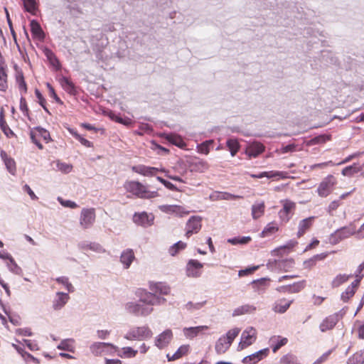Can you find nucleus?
Segmentation results:
<instances>
[{"label": "nucleus", "instance_id": "obj_1", "mask_svg": "<svg viewBox=\"0 0 364 364\" xmlns=\"http://www.w3.org/2000/svg\"><path fill=\"white\" fill-rule=\"evenodd\" d=\"M166 302V299L160 297L146 290L139 293V303L129 302L126 308L129 313L136 316H147L153 311V306Z\"/></svg>", "mask_w": 364, "mask_h": 364}, {"label": "nucleus", "instance_id": "obj_2", "mask_svg": "<svg viewBox=\"0 0 364 364\" xmlns=\"http://www.w3.org/2000/svg\"><path fill=\"white\" fill-rule=\"evenodd\" d=\"M124 188L127 193L141 199H152L159 196L156 191H151L147 185L138 181H127Z\"/></svg>", "mask_w": 364, "mask_h": 364}, {"label": "nucleus", "instance_id": "obj_3", "mask_svg": "<svg viewBox=\"0 0 364 364\" xmlns=\"http://www.w3.org/2000/svg\"><path fill=\"white\" fill-rule=\"evenodd\" d=\"M132 171L136 173L141 175L143 176L146 177H152L156 175L158 172L165 173V176L171 179L173 181H178L181 183H184L185 181L179 176H173L169 174V171L165 168H159L153 166H148L144 164H139L136 166H133L132 167Z\"/></svg>", "mask_w": 364, "mask_h": 364}, {"label": "nucleus", "instance_id": "obj_4", "mask_svg": "<svg viewBox=\"0 0 364 364\" xmlns=\"http://www.w3.org/2000/svg\"><path fill=\"white\" fill-rule=\"evenodd\" d=\"M240 332V328H234L229 330L225 335L220 337L215 346V352L220 355L225 353Z\"/></svg>", "mask_w": 364, "mask_h": 364}, {"label": "nucleus", "instance_id": "obj_5", "mask_svg": "<svg viewBox=\"0 0 364 364\" xmlns=\"http://www.w3.org/2000/svg\"><path fill=\"white\" fill-rule=\"evenodd\" d=\"M30 138L31 141L35 144L39 149H43L41 141L48 144L52 140L50 132L41 127H34L31 129Z\"/></svg>", "mask_w": 364, "mask_h": 364}, {"label": "nucleus", "instance_id": "obj_6", "mask_svg": "<svg viewBox=\"0 0 364 364\" xmlns=\"http://www.w3.org/2000/svg\"><path fill=\"white\" fill-rule=\"evenodd\" d=\"M337 184V179L333 175H328L319 183L317 193L321 197L328 196L333 191L334 186Z\"/></svg>", "mask_w": 364, "mask_h": 364}, {"label": "nucleus", "instance_id": "obj_7", "mask_svg": "<svg viewBox=\"0 0 364 364\" xmlns=\"http://www.w3.org/2000/svg\"><path fill=\"white\" fill-rule=\"evenodd\" d=\"M96 219L95 210L93 208H82L80 213L79 223L84 230L90 228Z\"/></svg>", "mask_w": 364, "mask_h": 364}, {"label": "nucleus", "instance_id": "obj_8", "mask_svg": "<svg viewBox=\"0 0 364 364\" xmlns=\"http://www.w3.org/2000/svg\"><path fill=\"white\" fill-rule=\"evenodd\" d=\"M257 338V331L253 327L247 328L242 333L240 342L238 344V350H242L252 345Z\"/></svg>", "mask_w": 364, "mask_h": 364}, {"label": "nucleus", "instance_id": "obj_9", "mask_svg": "<svg viewBox=\"0 0 364 364\" xmlns=\"http://www.w3.org/2000/svg\"><path fill=\"white\" fill-rule=\"evenodd\" d=\"M152 336L151 331L146 326H141L133 328L129 331L125 338L127 340H143Z\"/></svg>", "mask_w": 364, "mask_h": 364}, {"label": "nucleus", "instance_id": "obj_10", "mask_svg": "<svg viewBox=\"0 0 364 364\" xmlns=\"http://www.w3.org/2000/svg\"><path fill=\"white\" fill-rule=\"evenodd\" d=\"M341 318L342 315L339 313H334L326 316L319 325L320 331L325 333L333 330Z\"/></svg>", "mask_w": 364, "mask_h": 364}, {"label": "nucleus", "instance_id": "obj_11", "mask_svg": "<svg viewBox=\"0 0 364 364\" xmlns=\"http://www.w3.org/2000/svg\"><path fill=\"white\" fill-rule=\"evenodd\" d=\"M202 218L200 216H192L186 225L185 236L189 238L193 234L198 233L202 228Z\"/></svg>", "mask_w": 364, "mask_h": 364}, {"label": "nucleus", "instance_id": "obj_12", "mask_svg": "<svg viewBox=\"0 0 364 364\" xmlns=\"http://www.w3.org/2000/svg\"><path fill=\"white\" fill-rule=\"evenodd\" d=\"M361 280L362 276L358 275V277H355V279L346 289L343 292H342L341 299L343 302H348L349 300L353 297L358 287L360 286Z\"/></svg>", "mask_w": 364, "mask_h": 364}, {"label": "nucleus", "instance_id": "obj_13", "mask_svg": "<svg viewBox=\"0 0 364 364\" xmlns=\"http://www.w3.org/2000/svg\"><path fill=\"white\" fill-rule=\"evenodd\" d=\"M354 233V231L349 228H343L331 234L329 238L330 243L336 245L341 240L349 237Z\"/></svg>", "mask_w": 364, "mask_h": 364}, {"label": "nucleus", "instance_id": "obj_14", "mask_svg": "<svg viewBox=\"0 0 364 364\" xmlns=\"http://www.w3.org/2000/svg\"><path fill=\"white\" fill-rule=\"evenodd\" d=\"M316 217L311 216L301 220L298 223L296 237L301 238L308 231H309L314 225Z\"/></svg>", "mask_w": 364, "mask_h": 364}, {"label": "nucleus", "instance_id": "obj_15", "mask_svg": "<svg viewBox=\"0 0 364 364\" xmlns=\"http://www.w3.org/2000/svg\"><path fill=\"white\" fill-rule=\"evenodd\" d=\"M203 264L196 259H190L186 266V274L189 277H198L201 275Z\"/></svg>", "mask_w": 364, "mask_h": 364}, {"label": "nucleus", "instance_id": "obj_16", "mask_svg": "<svg viewBox=\"0 0 364 364\" xmlns=\"http://www.w3.org/2000/svg\"><path fill=\"white\" fill-rule=\"evenodd\" d=\"M173 338V332L171 329H166L160 333L155 339V345L159 349L166 347Z\"/></svg>", "mask_w": 364, "mask_h": 364}, {"label": "nucleus", "instance_id": "obj_17", "mask_svg": "<svg viewBox=\"0 0 364 364\" xmlns=\"http://www.w3.org/2000/svg\"><path fill=\"white\" fill-rule=\"evenodd\" d=\"M208 163L203 159L194 158L189 161V168L191 172L203 173L209 168Z\"/></svg>", "mask_w": 364, "mask_h": 364}, {"label": "nucleus", "instance_id": "obj_18", "mask_svg": "<svg viewBox=\"0 0 364 364\" xmlns=\"http://www.w3.org/2000/svg\"><path fill=\"white\" fill-rule=\"evenodd\" d=\"M59 82L62 88L70 95H76L77 94V88L75 84L67 77L63 76L59 79Z\"/></svg>", "mask_w": 364, "mask_h": 364}, {"label": "nucleus", "instance_id": "obj_19", "mask_svg": "<svg viewBox=\"0 0 364 364\" xmlns=\"http://www.w3.org/2000/svg\"><path fill=\"white\" fill-rule=\"evenodd\" d=\"M149 289L155 295H168L170 293V287L162 282H151Z\"/></svg>", "mask_w": 364, "mask_h": 364}, {"label": "nucleus", "instance_id": "obj_20", "mask_svg": "<svg viewBox=\"0 0 364 364\" xmlns=\"http://www.w3.org/2000/svg\"><path fill=\"white\" fill-rule=\"evenodd\" d=\"M208 328L209 327L208 326H198L196 327L184 328L183 332L186 338L192 339Z\"/></svg>", "mask_w": 364, "mask_h": 364}, {"label": "nucleus", "instance_id": "obj_21", "mask_svg": "<svg viewBox=\"0 0 364 364\" xmlns=\"http://www.w3.org/2000/svg\"><path fill=\"white\" fill-rule=\"evenodd\" d=\"M8 75L6 65L4 59L0 60V91H6L8 88Z\"/></svg>", "mask_w": 364, "mask_h": 364}, {"label": "nucleus", "instance_id": "obj_22", "mask_svg": "<svg viewBox=\"0 0 364 364\" xmlns=\"http://www.w3.org/2000/svg\"><path fill=\"white\" fill-rule=\"evenodd\" d=\"M43 53L48 60L50 64L55 69V70H60V63L55 54L50 49L46 48L43 50Z\"/></svg>", "mask_w": 364, "mask_h": 364}, {"label": "nucleus", "instance_id": "obj_23", "mask_svg": "<svg viewBox=\"0 0 364 364\" xmlns=\"http://www.w3.org/2000/svg\"><path fill=\"white\" fill-rule=\"evenodd\" d=\"M31 31L33 38H38V40H43L45 38V33L40 25V23L36 21L32 20L30 23Z\"/></svg>", "mask_w": 364, "mask_h": 364}, {"label": "nucleus", "instance_id": "obj_24", "mask_svg": "<svg viewBox=\"0 0 364 364\" xmlns=\"http://www.w3.org/2000/svg\"><path fill=\"white\" fill-rule=\"evenodd\" d=\"M57 298L53 301V309L55 310H59L63 308L70 299V296L66 293L58 292Z\"/></svg>", "mask_w": 364, "mask_h": 364}, {"label": "nucleus", "instance_id": "obj_25", "mask_svg": "<svg viewBox=\"0 0 364 364\" xmlns=\"http://www.w3.org/2000/svg\"><path fill=\"white\" fill-rule=\"evenodd\" d=\"M107 347H110L114 349L117 348V347L112 343L97 342L91 345L90 350L95 355H101L104 350Z\"/></svg>", "mask_w": 364, "mask_h": 364}, {"label": "nucleus", "instance_id": "obj_26", "mask_svg": "<svg viewBox=\"0 0 364 364\" xmlns=\"http://www.w3.org/2000/svg\"><path fill=\"white\" fill-rule=\"evenodd\" d=\"M134 258L135 256L133 250L127 249L122 252L120 257V261L124 265V267L127 269L130 267Z\"/></svg>", "mask_w": 364, "mask_h": 364}, {"label": "nucleus", "instance_id": "obj_27", "mask_svg": "<svg viewBox=\"0 0 364 364\" xmlns=\"http://www.w3.org/2000/svg\"><path fill=\"white\" fill-rule=\"evenodd\" d=\"M264 151V146L259 142H255L248 146L247 154L250 157H257Z\"/></svg>", "mask_w": 364, "mask_h": 364}, {"label": "nucleus", "instance_id": "obj_28", "mask_svg": "<svg viewBox=\"0 0 364 364\" xmlns=\"http://www.w3.org/2000/svg\"><path fill=\"white\" fill-rule=\"evenodd\" d=\"M288 342L287 338L281 336H273L270 339V347L274 353H276L280 348L285 346Z\"/></svg>", "mask_w": 364, "mask_h": 364}, {"label": "nucleus", "instance_id": "obj_29", "mask_svg": "<svg viewBox=\"0 0 364 364\" xmlns=\"http://www.w3.org/2000/svg\"><path fill=\"white\" fill-rule=\"evenodd\" d=\"M190 350V346L189 345H183L181 346L178 350L172 355H171L169 353L167 354L166 357L168 358V360H175L181 358L183 355H186L188 354Z\"/></svg>", "mask_w": 364, "mask_h": 364}, {"label": "nucleus", "instance_id": "obj_30", "mask_svg": "<svg viewBox=\"0 0 364 364\" xmlns=\"http://www.w3.org/2000/svg\"><path fill=\"white\" fill-rule=\"evenodd\" d=\"M250 176L253 178H264V177H267V178H274V177H281L282 178H286V176H285V173L282 172V171H264V172H261L259 174H250Z\"/></svg>", "mask_w": 364, "mask_h": 364}, {"label": "nucleus", "instance_id": "obj_31", "mask_svg": "<svg viewBox=\"0 0 364 364\" xmlns=\"http://www.w3.org/2000/svg\"><path fill=\"white\" fill-rule=\"evenodd\" d=\"M292 303V301H287L286 299H282L275 303L273 310L276 313L283 314L287 311Z\"/></svg>", "mask_w": 364, "mask_h": 364}, {"label": "nucleus", "instance_id": "obj_32", "mask_svg": "<svg viewBox=\"0 0 364 364\" xmlns=\"http://www.w3.org/2000/svg\"><path fill=\"white\" fill-rule=\"evenodd\" d=\"M1 157L4 161L7 170L11 174H14L16 171V163L14 160L9 157L4 151H1Z\"/></svg>", "mask_w": 364, "mask_h": 364}, {"label": "nucleus", "instance_id": "obj_33", "mask_svg": "<svg viewBox=\"0 0 364 364\" xmlns=\"http://www.w3.org/2000/svg\"><path fill=\"white\" fill-rule=\"evenodd\" d=\"M265 210V204L264 202H260L257 203H255L252 206V217L253 219L257 220L262 217Z\"/></svg>", "mask_w": 364, "mask_h": 364}, {"label": "nucleus", "instance_id": "obj_34", "mask_svg": "<svg viewBox=\"0 0 364 364\" xmlns=\"http://www.w3.org/2000/svg\"><path fill=\"white\" fill-rule=\"evenodd\" d=\"M279 231V226L276 222L269 223L261 232L262 237H269Z\"/></svg>", "mask_w": 364, "mask_h": 364}, {"label": "nucleus", "instance_id": "obj_35", "mask_svg": "<svg viewBox=\"0 0 364 364\" xmlns=\"http://www.w3.org/2000/svg\"><path fill=\"white\" fill-rule=\"evenodd\" d=\"M352 277L351 274H339L336 276L331 282V287L333 288H337L343 284L347 282L350 278Z\"/></svg>", "mask_w": 364, "mask_h": 364}, {"label": "nucleus", "instance_id": "obj_36", "mask_svg": "<svg viewBox=\"0 0 364 364\" xmlns=\"http://www.w3.org/2000/svg\"><path fill=\"white\" fill-rule=\"evenodd\" d=\"M364 349L355 353L348 360V364H363Z\"/></svg>", "mask_w": 364, "mask_h": 364}, {"label": "nucleus", "instance_id": "obj_37", "mask_svg": "<svg viewBox=\"0 0 364 364\" xmlns=\"http://www.w3.org/2000/svg\"><path fill=\"white\" fill-rule=\"evenodd\" d=\"M226 145L232 156H235L240 148L238 141L235 139H229L226 142Z\"/></svg>", "mask_w": 364, "mask_h": 364}, {"label": "nucleus", "instance_id": "obj_38", "mask_svg": "<svg viewBox=\"0 0 364 364\" xmlns=\"http://www.w3.org/2000/svg\"><path fill=\"white\" fill-rule=\"evenodd\" d=\"M164 209L167 212L174 213L180 215H188L190 213V211L186 210L185 208L176 205L165 206Z\"/></svg>", "mask_w": 364, "mask_h": 364}, {"label": "nucleus", "instance_id": "obj_39", "mask_svg": "<svg viewBox=\"0 0 364 364\" xmlns=\"http://www.w3.org/2000/svg\"><path fill=\"white\" fill-rule=\"evenodd\" d=\"M283 208L279 211V214L284 213L288 215L292 210L296 208V203L289 200H284L282 201Z\"/></svg>", "mask_w": 364, "mask_h": 364}, {"label": "nucleus", "instance_id": "obj_40", "mask_svg": "<svg viewBox=\"0 0 364 364\" xmlns=\"http://www.w3.org/2000/svg\"><path fill=\"white\" fill-rule=\"evenodd\" d=\"M256 308L252 305L246 304L235 309L233 316H240L245 314H250L255 311Z\"/></svg>", "mask_w": 364, "mask_h": 364}, {"label": "nucleus", "instance_id": "obj_41", "mask_svg": "<svg viewBox=\"0 0 364 364\" xmlns=\"http://www.w3.org/2000/svg\"><path fill=\"white\" fill-rule=\"evenodd\" d=\"M24 9L33 14L35 15L37 11V4L35 0H22Z\"/></svg>", "mask_w": 364, "mask_h": 364}, {"label": "nucleus", "instance_id": "obj_42", "mask_svg": "<svg viewBox=\"0 0 364 364\" xmlns=\"http://www.w3.org/2000/svg\"><path fill=\"white\" fill-rule=\"evenodd\" d=\"M187 244L182 241H178L173 245L168 250V252L171 256L176 255L180 251L186 249Z\"/></svg>", "mask_w": 364, "mask_h": 364}, {"label": "nucleus", "instance_id": "obj_43", "mask_svg": "<svg viewBox=\"0 0 364 364\" xmlns=\"http://www.w3.org/2000/svg\"><path fill=\"white\" fill-rule=\"evenodd\" d=\"M133 220L136 224L145 225L149 223V215L145 212L141 213H135L133 216Z\"/></svg>", "mask_w": 364, "mask_h": 364}, {"label": "nucleus", "instance_id": "obj_44", "mask_svg": "<svg viewBox=\"0 0 364 364\" xmlns=\"http://www.w3.org/2000/svg\"><path fill=\"white\" fill-rule=\"evenodd\" d=\"M306 286V282L304 280L296 282L292 285H289L286 287L287 293L293 294L298 293L301 291Z\"/></svg>", "mask_w": 364, "mask_h": 364}, {"label": "nucleus", "instance_id": "obj_45", "mask_svg": "<svg viewBox=\"0 0 364 364\" xmlns=\"http://www.w3.org/2000/svg\"><path fill=\"white\" fill-rule=\"evenodd\" d=\"M166 139L170 143H171L178 147H182L185 145V142L183 141V139L179 135H177L175 134H170L166 136Z\"/></svg>", "mask_w": 364, "mask_h": 364}, {"label": "nucleus", "instance_id": "obj_46", "mask_svg": "<svg viewBox=\"0 0 364 364\" xmlns=\"http://www.w3.org/2000/svg\"><path fill=\"white\" fill-rule=\"evenodd\" d=\"M331 140V136L328 134H322L312 138L308 141V145H316L324 144Z\"/></svg>", "mask_w": 364, "mask_h": 364}, {"label": "nucleus", "instance_id": "obj_47", "mask_svg": "<svg viewBox=\"0 0 364 364\" xmlns=\"http://www.w3.org/2000/svg\"><path fill=\"white\" fill-rule=\"evenodd\" d=\"M213 143L214 141L212 139L203 141L197 146L198 152L205 155L208 154L210 152V146H212Z\"/></svg>", "mask_w": 364, "mask_h": 364}, {"label": "nucleus", "instance_id": "obj_48", "mask_svg": "<svg viewBox=\"0 0 364 364\" xmlns=\"http://www.w3.org/2000/svg\"><path fill=\"white\" fill-rule=\"evenodd\" d=\"M5 11H6V14L7 22H8V24H9V29H10L11 36L13 37L14 41L15 44L16 45V47H17L18 51L22 54V50L21 49V47H20L19 44L18 43V42H17L16 33V32H15V31L14 29L13 23H12V21H11V20L10 18L9 11H8V10L6 9H5Z\"/></svg>", "mask_w": 364, "mask_h": 364}, {"label": "nucleus", "instance_id": "obj_49", "mask_svg": "<svg viewBox=\"0 0 364 364\" xmlns=\"http://www.w3.org/2000/svg\"><path fill=\"white\" fill-rule=\"evenodd\" d=\"M0 127L2 130V132L8 136L10 137L13 135H14L13 131L10 129L8 124L5 121L3 117V114L1 113L0 114Z\"/></svg>", "mask_w": 364, "mask_h": 364}, {"label": "nucleus", "instance_id": "obj_50", "mask_svg": "<svg viewBox=\"0 0 364 364\" xmlns=\"http://www.w3.org/2000/svg\"><path fill=\"white\" fill-rule=\"evenodd\" d=\"M69 132L76 139H77L81 143L82 145L85 146V147H88V148L93 146V144L91 141L83 138L76 131H74L73 129H69Z\"/></svg>", "mask_w": 364, "mask_h": 364}, {"label": "nucleus", "instance_id": "obj_51", "mask_svg": "<svg viewBox=\"0 0 364 364\" xmlns=\"http://www.w3.org/2000/svg\"><path fill=\"white\" fill-rule=\"evenodd\" d=\"M269 348H266L252 354V357L255 360L253 363L257 364L259 360L266 358L269 355Z\"/></svg>", "mask_w": 364, "mask_h": 364}, {"label": "nucleus", "instance_id": "obj_52", "mask_svg": "<svg viewBox=\"0 0 364 364\" xmlns=\"http://www.w3.org/2000/svg\"><path fill=\"white\" fill-rule=\"evenodd\" d=\"M59 349L68 350L70 352L74 351V341L71 339L64 340L58 346Z\"/></svg>", "mask_w": 364, "mask_h": 364}, {"label": "nucleus", "instance_id": "obj_53", "mask_svg": "<svg viewBox=\"0 0 364 364\" xmlns=\"http://www.w3.org/2000/svg\"><path fill=\"white\" fill-rule=\"evenodd\" d=\"M252 240L251 237L250 236H244V237H237L229 239L228 242L232 245H245L249 243Z\"/></svg>", "mask_w": 364, "mask_h": 364}, {"label": "nucleus", "instance_id": "obj_54", "mask_svg": "<svg viewBox=\"0 0 364 364\" xmlns=\"http://www.w3.org/2000/svg\"><path fill=\"white\" fill-rule=\"evenodd\" d=\"M156 180L159 181L161 183H162L167 189L172 191H176L180 192L181 190L178 189L174 184L171 183L168 181L165 180L164 178L157 176Z\"/></svg>", "mask_w": 364, "mask_h": 364}, {"label": "nucleus", "instance_id": "obj_55", "mask_svg": "<svg viewBox=\"0 0 364 364\" xmlns=\"http://www.w3.org/2000/svg\"><path fill=\"white\" fill-rule=\"evenodd\" d=\"M16 82L18 85V88L23 92H27V85L25 82L24 77L22 73H18L16 75Z\"/></svg>", "mask_w": 364, "mask_h": 364}, {"label": "nucleus", "instance_id": "obj_56", "mask_svg": "<svg viewBox=\"0 0 364 364\" xmlns=\"http://www.w3.org/2000/svg\"><path fill=\"white\" fill-rule=\"evenodd\" d=\"M362 170L361 167H355V164L353 166H349L346 168H344L342 170V174L343 176H352L354 173H358Z\"/></svg>", "mask_w": 364, "mask_h": 364}, {"label": "nucleus", "instance_id": "obj_57", "mask_svg": "<svg viewBox=\"0 0 364 364\" xmlns=\"http://www.w3.org/2000/svg\"><path fill=\"white\" fill-rule=\"evenodd\" d=\"M35 95H36V97L38 99V103L41 105V106L43 108V109L47 113L50 114V112L46 107V104H47L46 100L44 98V97L43 96V95L41 94V92L38 89H36L35 90Z\"/></svg>", "mask_w": 364, "mask_h": 364}, {"label": "nucleus", "instance_id": "obj_58", "mask_svg": "<svg viewBox=\"0 0 364 364\" xmlns=\"http://www.w3.org/2000/svg\"><path fill=\"white\" fill-rule=\"evenodd\" d=\"M110 118L117 122V123H119V124H124L126 126H129L131 124H132V119H129V118H122L118 115H116L114 114H112L110 115Z\"/></svg>", "mask_w": 364, "mask_h": 364}, {"label": "nucleus", "instance_id": "obj_59", "mask_svg": "<svg viewBox=\"0 0 364 364\" xmlns=\"http://www.w3.org/2000/svg\"><path fill=\"white\" fill-rule=\"evenodd\" d=\"M46 87L48 89V91H49V95L50 97L53 98L55 100V101L62 105H63V102L60 100V98L57 95L55 91V89L53 88V87L49 83V82H47L46 83Z\"/></svg>", "mask_w": 364, "mask_h": 364}, {"label": "nucleus", "instance_id": "obj_60", "mask_svg": "<svg viewBox=\"0 0 364 364\" xmlns=\"http://www.w3.org/2000/svg\"><path fill=\"white\" fill-rule=\"evenodd\" d=\"M123 355L126 358H134L137 354V350H134L131 347H124L122 348Z\"/></svg>", "mask_w": 364, "mask_h": 364}, {"label": "nucleus", "instance_id": "obj_61", "mask_svg": "<svg viewBox=\"0 0 364 364\" xmlns=\"http://www.w3.org/2000/svg\"><path fill=\"white\" fill-rule=\"evenodd\" d=\"M20 110L23 113V114L26 117L29 116V109L27 105V102L24 97H21L20 99Z\"/></svg>", "mask_w": 364, "mask_h": 364}, {"label": "nucleus", "instance_id": "obj_62", "mask_svg": "<svg viewBox=\"0 0 364 364\" xmlns=\"http://www.w3.org/2000/svg\"><path fill=\"white\" fill-rule=\"evenodd\" d=\"M87 248L97 252H105V249L99 243L92 242L86 246Z\"/></svg>", "mask_w": 364, "mask_h": 364}, {"label": "nucleus", "instance_id": "obj_63", "mask_svg": "<svg viewBox=\"0 0 364 364\" xmlns=\"http://www.w3.org/2000/svg\"><path fill=\"white\" fill-rule=\"evenodd\" d=\"M258 269V266H254L250 268H247L245 269L240 270L238 272L239 277H244L248 274H252L255 271Z\"/></svg>", "mask_w": 364, "mask_h": 364}, {"label": "nucleus", "instance_id": "obj_64", "mask_svg": "<svg viewBox=\"0 0 364 364\" xmlns=\"http://www.w3.org/2000/svg\"><path fill=\"white\" fill-rule=\"evenodd\" d=\"M293 360H294V358L292 357V355H284L280 359V363L281 364H293L294 363Z\"/></svg>", "mask_w": 364, "mask_h": 364}]
</instances>
